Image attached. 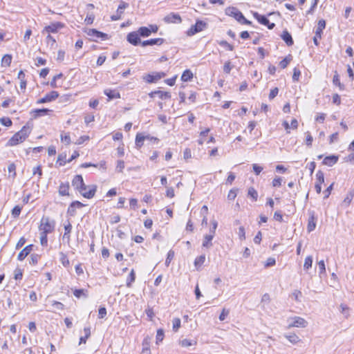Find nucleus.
Segmentation results:
<instances>
[{"label":"nucleus","mask_w":354,"mask_h":354,"mask_svg":"<svg viewBox=\"0 0 354 354\" xmlns=\"http://www.w3.org/2000/svg\"><path fill=\"white\" fill-rule=\"evenodd\" d=\"M86 33L87 34V35L92 37L95 41H97V39H100L102 41L109 39V36L107 34L100 32L94 28L88 29L86 31Z\"/></svg>","instance_id":"obj_3"},{"label":"nucleus","mask_w":354,"mask_h":354,"mask_svg":"<svg viewBox=\"0 0 354 354\" xmlns=\"http://www.w3.org/2000/svg\"><path fill=\"white\" fill-rule=\"evenodd\" d=\"M218 43L221 46L225 47L229 50H234V46L232 45H231L230 44H229L227 41L222 40V41H218Z\"/></svg>","instance_id":"obj_54"},{"label":"nucleus","mask_w":354,"mask_h":354,"mask_svg":"<svg viewBox=\"0 0 354 354\" xmlns=\"http://www.w3.org/2000/svg\"><path fill=\"white\" fill-rule=\"evenodd\" d=\"M313 264V258L311 256H308L305 259L304 268L305 270H308L310 268L312 267Z\"/></svg>","instance_id":"obj_41"},{"label":"nucleus","mask_w":354,"mask_h":354,"mask_svg":"<svg viewBox=\"0 0 354 354\" xmlns=\"http://www.w3.org/2000/svg\"><path fill=\"white\" fill-rule=\"evenodd\" d=\"M84 332L86 333V337H81L80 338L79 344H86L87 339L91 336V329L89 327H85Z\"/></svg>","instance_id":"obj_32"},{"label":"nucleus","mask_w":354,"mask_h":354,"mask_svg":"<svg viewBox=\"0 0 354 354\" xmlns=\"http://www.w3.org/2000/svg\"><path fill=\"white\" fill-rule=\"evenodd\" d=\"M316 184L322 185L324 182V174L321 170L317 171L316 174Z\"/></svg>","instance_id":"obj_39"},{"label":"nucleus","mask_w":354,"mask_h":354,"mask_svg":"<svg viewBox=\"0 0 354 354\" xmlns=\"http://www.w3.org/2000/svg\"><path fill=\"white\" fill-rule=\"evenodd\" d=\"M205 256L204 254L196 257L194 261L195 266L196 267L201 266L202 264H203V263L205 262Z\"/></svg>","instance_id":"obj_43"},{"label":"nucleus","mask_w":354,"mask_h":354,"mask_svg":"<svg viewBox=\"0 0 354 354\" xmlns=\"http://www.w3.org/2000/svg\"><path fill=\"white\" fill-rule=\"evenodd\" d=\"M326 28V21L324 19H320L318 21L317 27L316 28L315 35L318 37H322L323 30Z\"/></svg>","instance_id":"obj_21"},{"label":"nucleus","mask_w":354,"mask_h":354,"mask_svg":"<svg viewBox=\"0 0 354 354\" xmlns=\"http://www.w3.org/2000/svg\"><path fill=\"white\" fill-rule=\"evenodd\" d=\"M230 310L225 308H223L221 313L219 315L220 321H224L226 317L229 315Z\"/></svg>","instance_id":"obj_63"},{"label":"nucleus","mask_w":354,"mask_h":354,"mask_svg":"<svg viewBox=\"0 0 354 354\" xmlns=\"http://www.w3.org/2000/svg\"><path fill=\"white\" fill-rule=\"evenodd\" d=\"M127 40L133 46H138L142 43L138 31L129 32L127 36Z\"/></svg>","instance_id":"obj_8"},{"label":"nucleus","mask_w":354,"mask_h":354,"mask_svg":"<svg viewBox=\"0 0 354 354\" xmlns=\"http://www.w3.org/2000/svg\"><path fill=\"white\" fill-rule=\"evenodd\" d=\"M180 344L183 347H189V346H191L193 345H196V341L184 339L180 341Z\"/></svg>","instance_id":"obj_36"},{"label":"nucleus","mask_w":354,"mask_h":354,"mask_svg":"<svg viewBox=\"0 0 354 354\" xmlns=\"http://www.w3.org/2000/svg\"><path fill=\"white\" fill-rule=\"evenodd\" d=\"M0 122L6 127H10L12 124V120L9 118L3 117L0 118Z\"/></svg>","instance_id":"obj_50"},{"label":"nucleus","mask_w":354,"mask_h":354,"mask_svg":"<svg viewBox=\"0 0 354 354\" xmlns=\"http://www.w3.org/2000/svg\"><path fill=\"white\" fill-rule=\"evenodd\" d=\"M353 196H354V192H349L346 196L345 197L344 201H343V203L344 205L346 206H348L350 205V203H351L353 198Z\"/></svg>","instance_id":"obj_37"},{"label":"nucleus","mask_w":354,"mask_h":354,"mask_svg":"<svg viewBox=\"0 0 354 354\" xmlns=\"http://www.w3.org/2000/svg\"><path fill=\"white\" fill-rule=\"evenodd\" d=\"M333 83L334 85L338 86L340 90L344 89V86L340 82L339 76L337 71L335 72V75L333 78Z\"/></svg>","instance_id":"obj_31"},{"label":"nucleus","mask_w":354,"mask_h":354,"mask_svg":"<svg viewBox=\"0 0 354 354\" xmlns=\"http://www.w3.org/2000/svg\"><path fill=\"white\" fill-rule=\"evenodd\" d=\"M149 95L150 97H154L156 95H158L161 100H167L171 98V93L169 92L162 91H151Z\"/></svg>","instance_id":"obj_12"},{"label":"nucleus","mask_w":354,"mask_h":354,"mask_svg":"<svg viewBox=\"0 0 354 354\" xmlns=\"http://www.w3.org/2000/svg\"><path fill=\"white\" fill-rule=\"evenodd\" d=\"M55 222L50 220L48 217H43L41 221L39 230L42 233L49 234L53 232L55 229Z\"/></svg>","instance_id":"obj_2"},{"label":"nucleus","mask_w":354,"mask_h":354,"mask_svg":"<svg viewBox=\"0 0 354 354\" xmlns=\"http://www.w3.org/2000/svg\"><path fill=\"white\" fill-rule=\"evenodd\" d=\"M135 279H136L135 272L133 270H132L127 277V284H126L127 286L130 288L131 286L132 283L135 281Z\"/></svg>","instance_id":"obj_34"},{"label":"nucleus","mask_w":354,"mask_h":354,"mask_svg":"<svg viewBox=\"0 0 354 354\" xmlns=\"http://www.w3.org/2000/svg\"><path fill=\"white\" fill-rule=\"evenodd\" d=\"M60 255H61V257H60V261L62 263V265L64 266V267H68L70 265V261L67 257V256L64 254L63 252H61L60 253Z\"/></svg>","instance_id":"obj_42"},{"label":"nucleus","mask_w":354,"mask_h":354,"mask_svg":"<svg viewBox=\"0 0 354 354\" xmlns=\"http://www.w3.org/2000/svg\"><path fill=\"white\" fill-rule=\"evenodd\" d=\"M165 39L163 38H155L150 39L148 40L143 41L141 43L142 46L145 47L147 46H153V45H161L163 44Z\"/></svg>","instance_id":"obj_14"},{"label":"nucleus","mask_w":354,"mask_h":354,"mask_svg":"<svg viewBox=\"0 0 354 354\" xmlns=\"http://www.w3.org/2000/svg\"><path fill=\"white\" fill-rule=\"evenodd\" d=\"M129 6V4L127 3H125L124 1H121L120 5L118 6L117 12L118 14H123L124 10L127 8Z\"/></svg>","instance_id":"obj_48"},{"label":"nucleus","mask_w":354,"mask_h":354,"mask_svg":"<svg viewBox=\"0 0 354 354\" xmlns=\"http://www.w3.org/2000/svg\"><path fill=\"white\" fill-rule=\"evenodd\" d=\"M72 185L77 190L80 189V187L84 186V183L82 176L81 175L75 176L72 180Z\"/></svg>","instance_id":"obj_17"},{"label":"nucleus","mask_w":354,"mask_h":354,"mask_svg":"<svg viewBox=\"0 0 354 354\" xmlns=\"http://www.w3.org/2000/svg\"><path fill=\"white\" fill-rule=\"evenodd\" d=\"M174 257V252L171 250L168 252L167 255V259L165 261L166 266H169L171 261L173 259Z\"/></svg>","instance_id":"obj_49"},{"label":"nucleus","mask_w":354,"mask_h":354,"mask_svg":"<svg viewBox=\"0 0 354 354\" xmlns=\"http://www.w3.org/2000/svg\"><path fill=\"white\" fill-rule=\"evenodd\" d=\"M248 196L252 197L254 201L257 200L258 193L254 187H250L248 192Z\"/></svg>","instance_id":"obj_45"},{"label":"nucleus","mask_w":354,"mask_h":354,"mask_svg":"<svg viewBox=\"0 0 354 354\" xmlns=\"http://www.w3.org/2000/svg\"><path fill=\"white\" fill-rule=\"evenodd\" d=\"M12 62V56L10 55H5L1 59L2 66H9Z\"/></svg>","instance_id":"obj_35"},{"label":"nucleus","mask_w":354,"mask_h":354,"mask_svg":"<svg viewBox=\"0 0 354 354\" xmlns=\"http://www.w3.org/2000/svg\"><path fill=\"white\" fill-rule=\"evenodd\" d=\"M59 97L57 91H52L47 93L44 97L39 99L37 101V104H43L55 100Z\"/></svg>","instance_id":"obj_9"},{"label":"nucleus","mask_w":354,"mask_h":354,"mask_svg":"<svg viewBox=\"0 0 354 354\" xmlns=\"http://www.w3.org/2000/svg\"><path fill=\"white\" fill-rule=\"evenodd\" d=\"M192 77H193L192 72L190 70L187 69L183 73V74L181 75V80L183 82H189L192 79Z\"/></svg>","instance_id":"obj_30"},{"label":"nucleus","mask_w":354,"mask_h":354,"mask_svg":"<svg viewBox=\"0 0 354 354\" xmlns=\"http://www.w3.org/2000/svg\"><path fill=\"white\" fill-rule=\"evenodd\" d=\"M40 258V256L37 254H32L30 255V263L32 265H35L37 263L39 259Z\"/></svg>","instance_id":"obj_59"},{"label":"nucleus","mask_w":354,"mask_h":354,"mask_svg":"<svg viewBox=\"0 0 354 354\" xmlns=\"http://www.w3.org/2000/svg\"><path fill=\"white\" fill-rule=\"evenodd\" d=\"M291 296L295 299V300L297 302H300V297L302 296V293L300 290H295Z\"/></svg>","instance_id":"obj_46"},{"label":"nucleus","mask_w":354,"mask_h":354,"mask_svg":"<svg viewBox=\"0 0 354 354\" xmlns=\"http://www.w3.org/2000/svg\"><path fill=\"white\" fill-rule=\"evenodd\" d=\"M338 156L335 155L328 156L324 158L322 163L328 167H332L338 161Z\"/></svg>","instance_id":"obj_16"},{"label":"nucleus","mask_w":354,"mask_h":354,"mask_svg":"<svg viewBox=\"0 0 354 354\" xmlns=\"http://www.w3.org/2000/svg\"><path fill=\"white\" fill-rule=\"evenodd\" d=\"M104 94L109 97V100L117 99L120 97V95L118 91L111 89H106L104 91Z\"/></svg>","instance_id":"obj_27"},{"label":"nucleus","mask_w":354,"mask_h":354,"mask_svg":"<svg viewBox=\"0 0 354 354\" xmlns=\"http://www.w3.org/2000/svg\"><path fill=\"white\" fill-rule=\"evenodd\" d=\"M316 220L314 213L310 214L308 218L307 230L308 232H313L316 227Z\"/></svg>","instance_id":"obj_20"},{"label":"nucleus","mask_w":354,"mask_h":354,"mask_svg":"<svg viewBox=\"0 0 354 354\" xmlns=\"http://www.w3.org/2000/svg\"><path fill=\"white\" fill-rule=\"evenodd\" d=\"M138 32L140 37H147L151 35V30L149 28L146 26H142L138 28Z\"/></svg>","instance_id":"obj_29"},{"label":"nucleus","mask_w":354,"mask_h":354,"mask_svg":"<svg viewBox=\"0 0 354 354\" xmlns=\"http://www.w3.org/2000/svg\"><path fill=\"white\" fill-rule=\"evenodd\" d=\"M66 154H59L57 158V162L59 163V166L64 165L66 163Z\"/></svg>","instance_id":"obj_61"},{"label":"nucleus","mask_w":354,"mask_h":354,"mask_svg":"<svg viewBox=\"0 0 354 354\" xmlns=\"http://www.w3.org/2000/svg\"><path fill=\"white\" fill-rule=\"evenodd\" d=\"M21 211V207H20L19 205H16L13 207L12 209V215L13 217L17 218L19 216Z\"/></svg>","instance_id":"obj_57"},{"label":"nucleus","mask_w":354,"mask_h":354,"mask_svg":"<svg viewBox=\"0 0 354 354\" xmlns=\"http://www.w3.org/2000/svg\"><path fill=\"white\" fill-rule=\"evenodd\" d=\"M232 68H233V66L231 64V62L230 61H227L224 64L223 72L227 74H229L230 73L231 70L232 69Z\"/></svg>","instance_id":"obj_55"},{"label":"nucleus","mask_w":354,"mask_h":354,"mask_svg":"<svg viewBox=\"0 0 354 354\" xmlns=\"http://www.w3.org/2000/svg\"><path fill=\"white\" fill-rule=\"evenodd\" d=\"M106 315V309L104 306H101L99 308L98 311V317L100 319L104 318Z\"/></svg>","instance_id":"obj_64"},{"label":"nucleus","mask_w":354,"mask_h":354,"mask_svg":"<svg viewBox=\"0 0 354 354\" xmlns=\"http://www.w3.org/2000/svg\"><path fill=\"white\" fill-rule=\"evenodd\" d=\"M84 206V205L78 201H73L69 205L67 212L72 216H75L76 212V208H81Z\"/></svg>","instance_id":"obj_13"},{"label":"nucleus","mask_w":354,"mask_h":354,"mask_svg":"<svg viewBox=\"0 0 354 354\" xmlns=\"http://www.w3.org/2000/svg\"><path fill=\"white\" fill-rule=\"evenodd\" d=\"M30 133V129L27 126H24L20 131L14 134V136L8 141L6 146L12 147L23 142Z\"/></svg>","instance_id":"obj_1"},{"label":"nucleus","mask_w":354,"mask_h":354,"mask_svg":"<svg viewBox=\"0 0 354 354\" xmlns=\"http://www.w3.org/2000/svg\"><path fill=\"white\" fill-rule=\"evenodd\" d=\"M64 230H65V232L63 235V239H66L68 241H69V239H70L69 234L71 233V232L72 230V225L69 221L68 222L67 225H65Z\"/></svg>","instance_id":"obj_33"},{"label":"nucleus","mask_w":354,"mask_h":354,"mask_svg":"<svg viewBox=\"0 0 354 354\" xmlns=\"http://www.w3.org/2000/svg\"><path fill=\"white\" fill-rule=\"evenodd\" d=\"M64 27V24L62 22L52 23L44 28L42 33H56L59 29H62Z\"/></svg>","instance_id":"obj_6"},{"label":"nucleus","mask_w":354,"mask_h":354,"mask_svg":"<svg viewBox=\"0 0 354 354\" xmlns=\"http://www.w3.org/2000/svg\"><path fill=\"white\" fill-rule=\"evenodd\" d=\"M166 74L164 72H157L154 74H147L143 77V80L147 83H153L164 77Z\"/></svg>","instance_id":"obj_7"},{"label":"nucleus","mask_w":354,"mask_h":354,"mask_svg":"<svg viewBox=\"0 0 354 354\" xmlns=\"http://www.w3.org/2000/svg\"><path fill=\"white\" fill-rule=\"evenodd\" d=\"M164 21L167 24H180L182 21V19L179 14L171 12L164 17Z\"/></svg>","instance_id":"obj_10"},{"label":"nucleus","mask_w":354,"mask_h":354,"mask_svg":"<svg viewBox=\"0 0 354 354\" xmlns=\"http://www.w3.org/2000/svg\"><path fill=\"white\" fill-rule=\"evenodd\" d=\"M95 192H96V186L92 185V186L89 187L88 191H85V192H82V195L84 198L90 199V198H92L95 196Z\"/></svg>","instance_id":"obj_26"},{"label":"nucleus","mask_w":354,"mask_h":354,"mask_svg":"<svg viewBox=\"0 0 354 354\" xmlns=\"http://www.w3.org/2000/svg\"><path fill=\"white\" fill-rule=\"evenodd\" d=\"M73 295L77 298H80L82 296H84V297H87V295L84 292V289H75L73 291Z\"/></svg>","instance_id":"obj_52"},{"label":"nucleus","mask_w":354,"mask_h":354,"mask_svg":"<svg viewBox=\"0 0 354 354\" xmlns=\"http://www.w3.org/2000/svg\"><path fill=\"white\" fill-rule=\"evenodd\" d=\"M144 141H145V136L141 133H137L135 140L136 148L138 149H140L144 145Z\"/></svg>","instance_id":"obj_24"},{"label":"nucleus","mask_w":354,"mask_h":354,"mask_svg":"<svg viewBox=\"0 0 354 354\" xmlns=\"http://www.w3.org/2000/svg\"><path fill=\"white\" fill-rule=\"evenodd\" d=\"M164 336H165L164 330L161 328L158 329L157 330V334H156V344L161 342L163 340Z\"/></svg>","instance_id":"obj_44"},{"label":"nucleus","mask_w":354,"mask_h":354,"mask_svg":"<svg viewBox=\"0 0 354 354\" xmlns=\"http://www.w3.org/2000/svg\"><path fill=\"white\" fill-rule=\"evenodd\" d=\"M82 168H87V167H95V168H100V169H102L104 170H105L106 169V162L104 161V160H102L100 162L99 164H93V163H91V162H84V163H82L80 166Z\"/></svg>","instance_id":"obj_19"},{"label":"nucleus","mask_w":354,"mask_h":354,"mask_svg":"<svg viewBox=\"0 0 354 354\" xmlns=\"http://www.w3.org/2000/svg\"><path fill=\"white\" fill-rule=\"evenodd\" d=\"M145 140L148 141L151 144H158L159 142V139L156 137L151 136L150 135L145 136Z\"/></svg>","instance_id":"obj_53"},{"label":"nucleus","mask_w":354,"mask_h":354,"mask_svg":"<svg viewBox=\"0 0 354 354\" xmlns=\"http://www.w3.org/2000/svg\"><path fill=\"white\" fill-rule=\"evenodd\" d=\"M293 322L289 324V328L291 327H301L305 328L308 325V322L302 317H294L292 318Z\"/></svg>","instance_id":"obj_11"},{"label":"nucleus","mask_w":354,"mask_h":354,"mask_svg":"<svg viewBox=\"0 0 354 354\" xmlns=\"http://www.w3.org/2000/svg\"><path fill=\"white\" fill-rule=\"evenodd\" d=\"M214 236L213 234H206L204 236L202 246L206 248H210L212 246V241Z\"/></svg>","instance_id":"obj_22"},{"label":"nucleus","mask_w":354,"mask_h":354,"mask_svg":"<svg viewBox=\"0 0 354 354\" xmlns=\"http://www.w3.org/2000/svg\"><path fill=\"white\" fill-rule=\"evenodd\" d=\"M51 110L48 109H37L32 111V112L35 113L34 116L35 118H38L44 115H46L48 114L49 112H50Z\"/></svg>","instance_id":"obj_28"},{"label":"nucleus","mask_w":354,"mask_h":354,"mask_svg":"<svg viewBox=\"0 0 354 354\" xmlns=\"http://www.w3.org/2000/svg\"><path fill=\"white\" fill-rule=\"evenodd\" d=\"M69 183H62L59 187V194L61 196H68V190H69Z\"/></svg>","instance_id":"obj_23"},{"label":"nucleus","mask_w":354,"mask_h":354,"mask_svg":"<svg viewBox=\"0 0 354 354\" xmlns=\"http://www.w3.org/2000/svg\"><path fill=\"white\" fill-rule=\"evenodd\" d=\"M124 168V162L123 160H119L117 161L116 165V171L119 173H122Z\"/></svg>","instance_id":"obj_58"},{"label":"nucleus","mask_w":354,"mask_h":354,"mask_svg":"<svg viewBox=\"0 0 354 354\" xmlns=\"http://www.w3.org/2000/svg\"><path fill=\"white\" fill-rule=\"evenodd\" d=\"M281 39L285 41V43L288 46H291L294 44L293 39L292 35L289 33L287 30L283 31L281 35Z\"/></svg>","instance_id":"obj_18"},{"label":"nucleus","mask_w":354,"mask_h":354,"mask_svg":"<svg viewBox=\"0 0 354 354\" xmlns=\"http://www.w3.org/2000/svg\"><path fill=\"white\" fill-rule=\"evenodd\" d=\"M253 16L262 25L266 26L269 24V20L265 15H261L255 12L253 13Z\"/></svg>","instance_id":"obj_25"},{"label":"nucleus","mask_w":354,"mask_h":354,"mask_svg":"<svg viewBox=\"0 0 354 354\" xmlns=\"http://www.w3.org/2000/svg\"><path fill=\"white\" fill-rule=\"evenodd\" d=\"M225 14L228 16L234 17L239 23L243 18V15L238 8L235 7H228L225 10Z\"/></svg>","instance_id":"obj_5"},{"label":"nucleus","mask_w":354,"mask_h":354,"mask_svg":"<svg viewBox=\"0 0 354 354\" xmlns=\"http://www.w3.org/2000/svg\"><path fill=\"white\" fill-rule=\"evenodd\" d=\"M291 60H292V56L290 55H289L288 57H286L283 59H282L279 62L280 67L283 69L286 68Z\"/></svg>","instance_id":"obj_38"},{"label":"nucleus","mask_w":354,"mask_h":354,"mask_svg":"<svg viewBox=\"0 0 354 354\" xmlns=\"http://www.w3.org/2000/svg\"><path fill=\"white\" fill-rule=\"evenodd\" d=\"M63 76L62 73H59L56 75H55L52 80V81L50 82V85L53 88L57 87L56 82H57V80L61 78Z\"/></svg>","instance_id":"obj_56"},{"label":"nucleus","mask_w":354,"mask_h":354,"mask_svg":"<svg viewBox=\"0 0 354 354\" xmlns=\"http://www.w3.org/2000/svg\"><path fill=\"white\" fill-rule=\"evenodd\" d=\"M301 75V71L297 68H295L293 70L292 80L294 82L298 81Z\"/></svg>","instance_id":"obj_60"},{"label":"nucleus","mask_w":354,"mask_h":354,"mask_svg":"<svg viewBox=\"0 0 354 354\" xmlns=\"http://www.w3.org/2000/svg\"><path fill=\"white\" fill-rule=\"evenodd\" d=\"M237 192H238V189L234 188V189H230L228 193V195H227V198L230 201L234 200L235 198L236 197Z\"/></svg>","instance_id":"obj_47"},{"label":"nucleus","mask_w":354,"mask_h":354,"mask_svg":"<svg viewBox=\"0 0 354 354\" xmlns=\"http://www.w3.org/2000/svg\"><path fill=\"white\" fill-rule=\"evenodd\" d=\"M286 337L292 344H297L300 341L299 337L295 333L286 335Z\"/></svg>","instance_id":"obj_40"},{"label":"nucleus","mask_w":354,"mask_h":354,"mask_svg":"<svg viewBox=\"0 0 354 354\" xmlns=\"http://www.w3.org/2000/svg\"><path fill=\"white\" fill-rule=\"evenodd\" d=\"M8 171L12 174V177L14 178L16 176V166L14 163H11L9 165L8 167Z\"/></svg>","instance_id":"obj_62"},{"label":"nucleus","mask_w":354,"mask_h":354,"mask_svg":"<svg viewBox=\"0 0 354 354\" xmlns=\"http://www.w3.org/2000/svg\"><path fill=\"white\" fill-rule=\"evenodd\" d=\"M172 322H173V330L175 332H176L180 327L181 321L179 318L176 317L173 319Z\"/></svg>","instance_id":"obj_51"},{"label":"nucleus","mask_w":354,"mask_h":354,"mask_svg":"<svg viewBox=\"0 0 354 354\" xmlns=\"http://www.w3.org/2000/svg\"><path fill=\"white\" fill-rule=\"evenodd\" d=\"M34 245L30 244L26 246L18 254L17 259L19 261H23L32 250Z\"/></svg>","instance_id":"obj_15"},{"label":"nucleus","mask_w":354,"mask_h":354,"mask_svg":"<svg viewBox=\"0 0 354 354\" xmlns=\"http://www.w3.org/2000/svg\"><path fill=\"white\" fill-rule=\"evenodd\" d=\"M207 24L201 20L196 21L194 25H192L190 28L187 30V34L188 36H192L206 28Z\"/></svg>","instance_id":"obj_4"}]
</instances>
